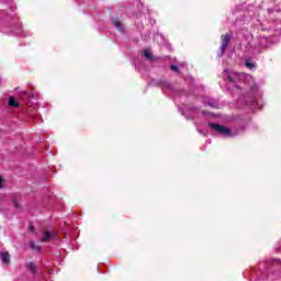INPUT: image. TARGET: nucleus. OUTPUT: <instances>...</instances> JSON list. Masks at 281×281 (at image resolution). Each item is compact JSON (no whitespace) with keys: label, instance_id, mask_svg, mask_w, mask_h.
I'll use <instances>...</instances> for the list:
<instances>
[{"label":"nucleus","instance_id":"11","mask_svg":"<svg viewBox=\"0 0 281 281\" xmlns=\"http://www.w3.org/2000/svg\"><path fill=\"white\" fill-rule=\"evenodd\" d=\"M144 56L147 58V60H153V54H150L148 50H144Z\"/></svg>","mask_w":281,"mask_h":281},{"label":"nucleus","instance_id":"5","mask_svg":"<svg viewBox=\"0 0 281 281\" xmlns=\"http://www.w3.org/2000/svg\"><path fill=\"white\" fill-rule=\"evenodd\" d=\"M0 260L4 265H10V252H0Z\"/></svg>","mask_w":281,"mask_h":281},{"label":"nucleus","instance_id":"4","mask_svg":"<svg viewBox=\"0 0 281 281\" xmlns=\"http://www.w3.org/2000/svg\"><path fill=\"white\" fill-rule=\"evenodd\" d=\"M54 236H56V232L45 231L42 240H43V243H47V240H52V238H54Z\"/></svg>","mask_w":281,"mask_h":281},{"label":"nucleus","instance_id":"17","mask_svg":"<svg viewBox=\"0 0 281 281\" xmlns=\"http://www.w3.org/2000/svg\"><path fill=\"white\" fill-rule=\"evenodd\" d=\"M13 204L15 205V207H19V204L16 203V200H13Z\"/></svg>","mask_w":281,"mask_h":281},{"label":"nucleus","instance_id":"19","mask_svg":"<svg viewBox=\"0 0 281 281\" xmlns=\"http://www.w3.org/2000/svg\"><path fill=\"white\" fill-rule=\"evenodd\" d=\"M31 232H34V226H30Z\"/></svg>","mask_w":281,"mask_h":281},{"label":"nucleus","instance_id":"15","mask_svg":"<svg viewBox=\"0 0 281 281\" xmlns=\"http://www.w3.org/2000/svg\"><path fill=\"white\" fill-rule=\"evenodd\" d=\"M170 69L172 70V71H179V66H177V65H171L170 66Z\"/></svg>","mask_w":281,"mask_h":281},{"label":"nucleus","instance_id":"9","mask_svg":"<svg viewBox=\"0 0 281 281\" xmlns=\"http://www.w3.org/2000/svg\"><path fill=\"white\" fill-rule=\"evenodd\" d=\"M27 269L31 271V273H36V265H34V262H30L27 265Z\"/></svg>","mask_w":281,"mask_h":281},{"label":"nucleus","instance_id":"8","mask_svg":"<svg viewBox=\"0 0 281 281\" xmlns=\"http://www.w3.org/2000/svg\"><path fill=\"white\" fill-rule=\"evenodd\" d=\"M9 106L18 108V106H19V101H16V100L14 99V97H10V98H9Z\"/></svg>","mask_w":281,"mask_h":281},{"label":"nucleus","instance_id":"3","mask_svg":"<svg viewBox=\"0 0 281 281\" xmlns=\"http://www.w3.org/2000/svg\"><path fill=\"white\" fill-rule=\"evenodd\" d=\"M224 78H227L229 82H236V78H238V74L232 70L224 69Z\"/></svg>","mask_w":281,"mask_h":281},{"label":"nucleus","instance_id":"1","mask_svg":"<svg viewBox=\"0 0 281 281\" xmlns=\"http://www.w3.org/2000/svg\"><path fill=\"white\" fill-rule=\"evenodd\" d=\"M209 126L210 128H212V131H215V133H218L220 135H224V137H233L231 128H227L216 123H209Z\"/></svg>","mask_w":281,"mask_h":281},{"label":"nucleus","instance_id":"13","mask_svg":"<svg viewBox=\"0 0 281 281\" xmlns=\"http://www.w3.org/2000/svg\"><path fill=\"white\" fill-rule=\"evenodd\" d=\"M246 67H248V69H254L256 65H254V63L246 61Z\"/></svg>","mask_w":281,"mask_h":281},{"label":"nucleus","instance_id":"18","mask_svg":"<svg viewBox=\"0 0 281 281\" xmlns=\"http://www.w3.org/2000/svg\"><path fill=\"white\" fill-rule=\"evenodd\" d=\"M199 133H201V135H205V132L201 131V130H198Z\"/></svg>","mask_w":281,"mask_h":281},{"label":"nucleus","instance_id":"6","mask_svg":"<svg viewBox=\"0 0 281 281\" xmlns=\"http://www.w3.org/2000/svg\"><path fill=\"white\" fill-rule=\"evenodd\" d=\"M159 86L164 91H170L172 89V86L168 81H160Z\"/></svg>","mask_w":281,"mask_h":281},{"label":"nucleus","instance_id":"16","mask_svg":"<svg viewBox=\"0 0 281 281\" xmlns=\"http://www.w3.org/2000/svg\"><path fill=\"white\" fill-rule=\"evenodd\" d=\"M3 188V180L0 177V189Z\"/></svg>","mask_w":281,"mask_h":281},{"label":"nucleus","instance_id":"10","mask_svg":"<svg viewBox=\"0 0 281 281\" xmlns=\"http://www.w3.org/2000/svg\"><path fill=\"white\" fill-rule=\"evenodd\" d=\"M31 249H34L35 251H41V247L36 246L34 241H30Z\"/></svg>","mask_w":281,"mask_h":281},{"label":"nucleus","instance_id":"2","mask_svg":"<svg viewBox=\"0 0 281 281\" xmlns=\"http://www.w3.org/2000/svg\"><path fill=\"white\" fill-rule=\"evenodd\" d=\"M231 41H232V34L226 33L224 36H222V46L217 53L218 58H223V55L225 54V49H227V45H229Z\"/></svg>","mask_w":281,"mask_h":281},{"label":"nucleus","instance_id":"7","mask_svg":"<svg viewBox=\"0 0 281 281\" xmlns=\"http://www.w3.org/2000/svg\"><path fill=\"white\" fill-rule=\"evenodd\" d=\"M204 104L206 106H212V109H218V103L213 99H209L207 101L204 102Z\"/></svg>","mask_w":281,"mask_h":281},{"label":"nucleus","instance_id":"12","mask_svg":"<svg viewBox=\"0 0 281 281\" xmlns=\"http://www.w3.org/2000/svg\"><path fill=\"white\" fill-rule=\"evenodd\" d=\"M114 27H116V30H119V32H122V23H120L119 21H114Z\"/></svg>","mask_w":281,"mask_h":281},{"label":"nucleus","instance_id":"14","mask_svg":"<svg viewBox=\"0 0 281 281\" xmlns=\"http://www.w3.org/2000/svg\"><path fill=\"white\" fill-rule=\"evenodd\" d=\"M260 97H254L252 100L250 101V104H258V100Z\"/></svg>","mask_w":281,"mask_h":281}]
</instances>
